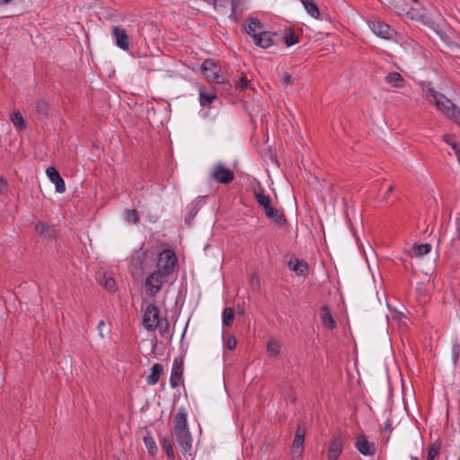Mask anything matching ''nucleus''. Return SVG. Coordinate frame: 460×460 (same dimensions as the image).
Listing matches in <instances>:
<instances>
[{
  "instance_id": "obj_1",
  "label": "nucleus",
  "mask_w": 460,
  "mask_h": 460,
  "mask_svg": "<svg viewBox=\"0 0 460 460\" xmlns=\"http://www.w3.org/2000/svg\"><path fill=\"white\" fill-rule=\"evenodd\" d=\"M171 434L175 438L182 453H190L192 447V438L188 427L187 413L183 409H180L175 414Z\"/></svg>"
},
{
  "instance_id": "obj_2",
  "label": "nucleus",
  "mask_w": 460,
  "mask_h": 460,
  "mask_svg": "<svg viewBox=\"0 0 460 460\" xmlns=\"http://www.w3.org/2000/svg\"><path fill=\"white\" fill-rule=\"evenodd\" d=\"M177 261V257L172 251L164 250L158 255L155 270L160 271L162 275L169 277L172 273Z\"/></svg>"
},
{
  "instance_id": "obj_3",
  "label": "nucleus",
  "mask_w": 460,
  "mask_h": 460,
  "mask_svg": "<svg viewBox=\"0 0 460 460\" xmlns=\"http://www.w3.org/2000/svg\"><path fill=\"white\" fill-rule=\"evenodd\" d=\"M201 69L208 81L218 84H226V78L219 74L220 67L214 59H206L201 66Z\"/></svg>"
},
{
  "instance_id": "obj_4",
  "label": "nucleus",
  "mask_w": 460,
  "mask_h": 460,
  "mask_svg": "<svg viewBox=\"0 0 460 460\" xmlns=\"http://www.w3.org/2000/svg\"><path fill=\"white\" fill-rule=\"evenodd\" d=\"M428 97L432 98L430 102H434L435 105L442 112H444L447 116H451V112L456 107L451 100L446 97L444 94L433 90L429 89L427 93Z\"/></svg>"
},
{
  "instance_id": "obj_5",
  "label": "nucleus",
  "mask_w": 460,
  "mask_h": 460,
  "mask_svg": "<svg viewBox=\"0 0 460 460\" xmlns=\"http://www.w3.org/2000/svg\"><path fill=\"white\" fill-rule=\"evenodd\" d=\"M160 312L155 304H148L143 314V324L148 331H155L160 323Z\"/></svg>"
},
{
  "instance_id": "obj_6",
  "label": "nucleus",
  "mask_w": 460,
  "mask_h": 460,
  "mask_svg": "<svg viewBox=\"0 0 460 460\" xmlns=\"http://www.w3.org/2000/svg\"><path fill=\"white\" fill-rule=\"evenodd\" d=\"M167 276L162 275L160 271L155 270L146 279V290L149 296H155L160 291L163 285L167 281Z\"/></svg>"
},
{
  "instance_id": "obj_7",
  "label": "nucleus",
  "mask_w": 460,
  "mask_h": 460,
  "mask_svg": "<svg viewBox=\"0 0 460 460\" xmlns=\"http://www.w3.org/2000/svg\"><path fill=\"white\" fill-rule=\"evenodd\" d=\"M405 7L402 11L411 20H420L425 22L426 13L418 0H404Z\"/></svg>"
},
{
  "instance_id": "obj_8",
  "label": "nucleus",
  "mask_w": 460,
  "mask_h": 460,
  "mask_svg": "<svg viewBox=\"0 0 460 460\" xmlns=\"http://www.w3.org/2000/svg\"><path fill=\"white\" fill-rule=\"evenodd\" d=\"M211 177L218 183L229 184L234 180V173L222 163H217L211 172Z\"/></svg>"
},
{
  "instance_id": "obj_9",
  "label": "nucleus",
  "mask_w": 460,
  "mask_h": 460,
  "mask_svg": "<svg viewBox=\"0 0 460 460\" xmlns=\"http://www.w3.org/2000/svg\"><path fill=\"white\" fill-rule=\"evenodd\" d=\"M183 383V359L176 358L172 363V373L170 376V385L172 388H177Z\"/></svg>"
},
{
  "instance_id": "obj_10",
  "label": "nucleus",
  "mask_w": 460,
  "mask_h": 460,
  "mask_svg": "<svg viewBox=\"0 0 460 460\" xmlns=\"http://www.w3.org/2000/svg\"><path fill=\"white\" fill-rule=\"evenodd\" d=\"M355 447L359 453L367 456H374L376 451V444L368 441L365 435H358L356 438Z\"/></svg>"
},
{
  "instance_id": "obj_11",
  "label": "nucleus",
  "mask_w": 460,
  "mask_h": 460,
  "mask_svg": "<svg viewBox=\"0 0 460 460\" xmlns=\"http://www.w3.org/2000/svg\"><path fill=\"white\" fill-rule=\"evenodd\" d=\"M343 440L341 436H335L330 441L327 458L328 460H337L342 452Z\"/></svg>"
},
{
  "instance_id": "obj_12",
  "label": "nucleus",
  "mask_w": 460,
  "mask_h": 460,
  "mask_svg": "<svg viewBox=\"0 0 460 460\" xmlns=\"http://www.w3.org/2000/svg\"><path fill=\"white\" fill-rule=\"evenodd\" d=\"M112 32L116 40V45L123 50H128L129 38L125 29L119 26H114L112 28Z\"/></svg>"
},
{
  "instance_id": "obj_13",
  "label": "nucleus",
  "mask_w": 460,
  "mask_h": 460,
  "mask_svg": "<svg viewBox=\"0 0 460 460\" xmlns=\"http://www.w3.org/2000/svg\"><path fill=\"white\" fill-rule=\"evenodd\" d=\"M46 173L52 183L55 184L56 191L64 193L66 191V184L58 170L54 167H49Z\"/></svg>"
},
{
  "instance_id": "obj_14",
  "label": "nucleus",
  "mask_w": 460,
  "mask_h": 460,
  "mask_svg": "<svg viewBox=\"0 0 460 460\" xmlns=\"http://www.w3.org/2000/svg\"><path fill=\"white\" fill-rule=\"evenodd\" d=\"M288 268L295 271L298 276H305L308 273L309 267L305 261L292 257L288 261Z\"/></svg>"
},
{
  "instance_id": "obj_15",
  "label": "nucleus",
  "mask_w": 460,
  "mask_h": 460,
  "mask_svg": "<svg viewBox=\"0 0 460 460\" xmlns=\"http://www.w3.org/2000/svg\"><path fill=\"white\" fill-rule=\"evenodd\" d=\"M371 29L375 34L384 39H391L394 30L386 23L382 22H375L371 25Z\"/></svg>"
},
{
  "instance_id": "obj_16",
  "label": "nucleus",
  "mask_w": 460,
  "mask_h": 460,
  "mask_svg": "<svg viewBox=\"0 0 460 460\" xmlns=\"http://www.w3.org/2000/svg\"><path fill=\"white\" fill-rule=\"evenodd\" d=\"M35 232L45 239H52L56 236L55 229L42 221L36 224Z\"/></svg>"
},
{
  "instance_id": "obj_17",
  "label": "nucleus",
  "mask_w": 460,
  "mask_h": 460,
  "mask_svg": "<svg viewBox=\"0 0 460 460\" xmlns=\"http://www.w3.org/2000/svg\"><path fill=\"white\" fill-rule=\"evenodd\" d=\"M263 31L264 25L256 19H250L249 23L245 26V31L252 37L253 40Z\"/></svg>"
},
{
  "instance_id": "obj_18",
  "label": "nucleus",
  "mask_w": 460,
  "mask_h": 460,
  "mask_svg": "<svg viewBox=\"0 0 460 460\" xmlns=\"http://www.w3.org/2000/svg\"><path fill=\"white\" fill-rule=\"evenodd\" d=\"M163 373L164 367L159 363L154 364L151 367L150 374L146 376L147 385H155V384H157Z\"/></svg>"
},
{
  "instance_id": "obj_19",
  "label": "nucleus",
  "mask_w": 460,
  "mask_h": 460,
  "mask_svg": "<svg viewBox=\"0 0 460 460\" xmlns=\"http://www.w3.org/2000/svg\"><path fill=\"white\" fill-rule=\"evenodd\" d=\"M320 316L323 322V324L331 329L333 330L336 327V323L331 314L330 308L327 305H323L321 307V313Z\"/></svg>"
},
{
  "instance_id": "obj_20",
  "label": "nucleus",
  "mask_w": 460,
  "mask_h": 460,
  "mask_svg": "<svg viewBox=\"0 0 460 460\" xmlns=\"http://www.w3.org/2000/svg\"><path fill=\"white\" fill-rule=\"evenodd\" d=\"M304 442L305 439L299 438V436H295L293 443H292V460H301L302 454L304 451Z\"/></svg>"
},
{
  "instance_id": "obj_21",
  "label": "nucleus",
  "mask_w": 460,
  "mask_h": 460,
  "mask_svg": "<svg viewBox=\"0 0 460 460\" xmlns=\"http://www.w3.org/2000/svg\"><path fill=\"white\" fill-rule=\"evenodd\" d=\"M254 196L256 199L257 203L260 207H261L264 209V212L266 213L268 209H270L272 208L271 206V199L269 195L264 194V191L262 190L259 191L254 192Z\"/></svg>"
},
{
  "instance_id": "obj_22",
  "label": "nucleus",
  "mask_w": 460,
  "mask_h": 460,
  "mask_svg": "<svg viewBox=\"0 0 460 460\" xmlns=\"http://www.w3.org/2000/svg\"><path fill=\"white\" fill-rule=\"evenodd\" d=\"M253 41L256 46H259L263 49H267L273 45L271 34L269 31H263V32H261Z\"/></svg>"
},
{
  "instance_id": "obj_23",
  "label": "nucleus",
  "mask_w": 460,
  "mask_h": 460,
  "mask_svg": "<svg viewBox=\"0 0 460 460\" xmlns=\"http://www.w3.org/2000/svg\"><path fill=\"white\" fill-rule=\"evenodd\" d=\"M385 82L393 87L402 88L405 84V80L397 72H391L385 76Z\"/></svg>"
},
{
  "instance_id": "obj_24",
  "label": "nucleus",
  "mask_w": 460,
  "mask_h": 460,
  "mask_svg": "<svg viewBox=\"0 0 460 460\" xmlns=\"http://www.w3.org/2000/svg\"><path fill=\"white\" fill-rule=\"evenodd\" d=\"M265 214L270 219L273 220L278 225L282 226L287 222L284 213L273 207L270 209H268Z\"/></svg>"
},
{
  "instance_id": "obj_25",
  "label": "nucleus",
  "mask_w": 460,
  "mask_h": 460,
  "mask_svg": "<svg viewBox=\"0 0 460 460\" xmlns=\"http://www.w3.org/2000/svg\"><path fill=\"white\" fill-rule=\"evenodd\" d=\"M49 111V105L44 100H38L35 102V112L38 119H41L46 118L48 116Z\"/></svg>"
},
{
  "instance_id": "obj_26",
  "label": "nucleus",
  "mask_w": 460,
  "mask_h": 460,
  "mask_svg": "<svg viewBox=\"0 0 460 460\" xmlns=\"http://www.w3.org/2000/svg\"><path fill=\"white\" fill-rule=\"evenodd\" d=\"M146 256V251L142 248L136 251L132 256V263L135 265V268L137 270H143L144 268V260Z\"/></svg>"
},
{
  "instance_id": "obj_27",
  "label": "nucleus",
  "mask_w": 460,
  "mask_h": 460,
  "mask_svg": "<svg viewBox=\"0 0 460 460\" xmlns=\"http://www.w3.org/2000/svg\"><path fill=\"white\" fill-rule=\"evenodd\" d=\"M161 446H162V448L165 451L167 456L172 459H174L175 454H174L173 447H172V446H173L172 438L170 437L163 438V439L161 440Z\"/></svg>"
},
{
  "instance_id": "obj_28",
  "label": "nucleus",
  "mask_w": 460,
  "mask_h": 460,
  "mask_svg": "<svg viewBox=\"0 0 460 460\" xmlns=\"http://www.w3.org/2000/svg\"><path fill=\"white\" fill-rule=\"evenodd\" d=\"M306 12L314 18H318L320 15L319 9L314 0H301Z\"/></svg>"
},
{
  "instance_id": "obj_29",
  "label": "nucleus",
  "mask_w": 460,
  "mask_h": 460,
  "mask_svg": "<svg viewBox=\"0 0 460 460\" xmlns=\"http://www.w3.org/2000/svg\"><path fill=\"white\" fill-rule=\"evenodd\" d=\"M11 121L18 129H24L26 128V121L24 120L22 113L17 111L11 114Z\"/></svg>"
},
{
  "instance_id": "obj_30",
  "label": "nucleus",
  "mask_w": 460,
  "mask_h": 460,
  "mask_svg": "<svg viewBox=\"0 0 460 460\" xmlns=\"http://www.w3.org/2000/svg\"><path fill=\"white\" fill-rule=\"evenodd\" d=\"M412 250H413L414 254L417 257H422L430 252L431 246L429 243H421V244L414 243L412 245Z\"/></svg>"
},
{
  "instance_id": "obj_31",
  "label": "nucleus",
  "mask_w": 460,
  "mask_h": 460,
  "mask_svg": "<svg viewBox=\"0 0 460 460\" xmlns=\"http://www.w3.org/2000/svg\"><path fill=\"white\" fill-rule=\"evenodd\" d=\"M99 282L102 286H103L108 291H111V292H114L117 288L116 287V281L113 278L111 277H107L105 275H103V277H102L100 279H99Z\"/></svg>"
},
{
  "instance_id": "obj_32",
  "label": "nucleus",
  "mask_w": 460,
  "mask_h": 460,
  "mask_svg": "<svg viewBox=\"0 0 460 460\" xmlns=\"http://www.w3.org/2000/svg\"><path fill=\"white\" fill-rule=\"evenodd\" d=\"M234 318V309L231 307H226L224 309L222 314V321L223 324L226 326H230L233 323Z\"/></svg>"
},
{
  "instance_id": "obj_33",
  "label": "nucleus",
  "mask_w": 460,
  "mask_h": 460,
  "mask_svg": "<svg viewBox=\"0 0 460 460\" xmlns=\"http://www.w3.org/2000/svg\"><path fill=\"white\" fill-rule=\"evenodd\" d=\"M244 0H231V16H236L242 13Z\"/></svg>"
},
{
  "instance_id": "obj_34",
  "label": "nucleus",
  "mask_w": 460,
  "mask_h": 460,
  "mask_svg": "<svg viewBox=\"0 0 460 460\" xmlns=\"http://www.w3.org/2000/svg\"><path fill=\"white\" fill-rule=\"evenodd\" d=\"M144 443L148 449L149 454L151 456H155L157 451V447L154 438L149 436L144 437Z\"/></svg>"
},
{
  "instance_id": "obj_35",
  "label": "nucleus",
  "mask_w": 460,
  "mask_h": 460,
  "mask_svg": "<svg viewBox=\"0 0 460 460\" xmlns=\"http://www.w3.org/2000/svg\"><path fill=\"white\" fill-rule=\"evenodd\" d=\"M125 220L128 223H139V217L136 209H127L124 214Z\"/></svg>"
},
{
  "instance_id": "obj_36",
  "label": "nucleus",
  "mask_w": 460,
  "mask_h": 460,
  "mask_svg": "<svg viewBox=\"0 0 460 460\" xmlns=\"http://www.w3.org/2000/svg\"><path fill=\"white\" fill-rule=\"evenodd\" d=\"M267 349L270 355L276 356L280 351V345L275 340H270L267 344Z\"/></svg>"
},
{
  "instance_id": "obj_37",
  "label": "nucleus",
  "mask_w": 460,
  "mask_h": 460,
  "mask_svg": "<svg viewBox=\"0 0 460 460\" xmlns=\"http://www.w3.org/2000/svg\"><path fill=\"white\" fill-rule=\"evenodd\" d=\"M216 98L217 96L214 94H206L202 92L199 94V102L202 106L210 104Z\"/></svg>"
},
{
  "instance_id": "obj_38",
  "label": "nucleus",
  "mask_w": 460,
  "mask_h": 460,
  "mask_svg": "<svg viewBox=\"0 0 460 460\" xmlns=\"http://www.w3.org/2000/svg\"><path fill=\"white\" fill-rule=\"evenodd\" d=\"M284 42L287 44V46H292L298 42V38L294 34V32L289 31L288 34H286L283 37Z\"/></svg>"
},
{
  "instance_id": "obj_39",
  "label": "nucleus",
  "mask_w": 460,
  "mask_h": 460,
  "mask_svg": "<svg viewBox=\"0 0 460 460\" xmlns=\"http://www.w3.org/2000/svg\"><path fill=\"white\" fill-rule=\"evenodd\" d=\"M438 453H439V447L432 444L429 447L427 460H433L438 455Z\"/></svg>"
},
{
  "instance_id": "obj_40",
  "label": "nucleus",
  "mask_w": 460,
  "mask_h": 460,
  "mask_svg": "<svg viewBox=\"0 0 460 460\" xmlns=\"http://www.w3.org/2000/svg\"><path fill=\"white\" fill-rule=\"evenodd\" d=\"M460 349L458 344H454L451 349L452 360L454 365H456L459 358Z\"/></svg>"
},
{
  "instance_id": "obj_41",
  "label": "nucleus",
  "mask_w": 460,
  "mask_h": 460,
  "mask_svg": "<svg viewBox=\"0 0 460 460\" xmlns=\"http://www.w3.org/2000/svg\"><path fill=\"white\" fill-rule=\"evenodd\" d=\"M305 432H306V429H305V422L304 421L299 422V424L297 425L295 436H299V438L305 439Z\"/></svg>"
},
{
  "instance_id": "obj_42",
  "label": "nucleus",
  "mask_w": 460,
  "mask_h": 460,
  "mask_svg": "<svg viewBox=\"0 0 460 460\" xmlns=\"http://www.w3.org/2000/svg\"><path fill=\"white\" fill-rule=\"evenodd\" d=\"M157 328H159L161 334L166 333L169 330V323L167 319H160L159 326Z\"/></svg>"
},
{
  "instance_id": "obj_43",
  "label": "nucleus",
  "mask_w": 460,
  "mask_h": 460,
  "mask_svg": "<svg viewBox=\"0 0 460 460\" xmlns=\"http://www.w3.org/2000/svg\"><path fill=\"white\" fill-rule=\"evenodd\" d=\"M236 339L234 335L229 336L226 341V346L230 349L233 350L236 347Z\"/></svg>"
},
{
  "instance_id": "obj_44",
  "label": "nucleus",
  "mask_w": 460,
  "mask_h": 460,
  "mask_svg": "<svg viewBox=\"0 0 460 460\" xmlns=\"http://www.w3.org/2000/svg\"><path fill=\"white\" fill-rule=\"evenodd\" d=\"M450 115L451 116L448 117L454 119L457 123V125L460 126V109L456 107Z\"/></svg>"
},
{
  "instance_id": "obj_45",
  "label": "nucleus",
  "mask_w": 460,
  "mask_h": 460,
  "mask_svg": "<svg viewBox=\"0 0 460 460\" xmlns=\"http://www.w3.org/2000/svg\"><path fill=\"white\" fill-rule=\"evenodd\" d=\"M235 85L241 90H245L248 87V80L245 77H242L236 82Z\"/></svg>"
},
{
  "instance_id": "obj_46",
  "label": "nucleus",
  "mask_w": 460,
  "mask_h": 460,
  "mask_svg": "<svg viewBox=\"0 0 460 460\" xmlns=\"http://www.w3.org/2000/svg\"><path fill=\"white\" fill-rule=\"evenodd\" d=\"M8 185L5 179L0 177V193L5 194L7 192Z\"/></svg>"
},
{
  "instance_id": "obj_47",
  "label": "nucleus",
  "mask_w": 460,
  "mask_h": 460,
  "mask_svg": "<svg viewBox=\"0 0 460 460\" xmlns=\"http://www.w3.org/2000/svg\"><path fill=\"white\" fill-rule=\"evenodd\" d=\"M443 140L448 144L450 146H452V144L453 143H456L455 139H454V137L449 135V134H445L443 137H442Z\"/></svg>"
},
{
  "instance_id": "obj_48",
  "label": "nucleus",
  "mask_w": 460,
  "mask_h": 460,
  "mask_svg": "<svg viewBox=\"0 0 460 460\" xmlns=\"http://www.w3.org/2000/svg\"><path fill=\"white\" fill-rule=\"evenodd\" d=\"M283 82L285 85L293 84V78L291 75L285 73Z\"/></svg>"
},
{
  "instance_id": "obj_49",
  "label": "nucleus",
  "mask_w": 460,
  "mask_h": 460,
  "mask_svg": "<svg viewBox=\"0 0 460 460\" xmlns=\"http://www.w3.org/2000/svg\"><path fill=\"white\" fill-rule=\"evenodd\" d=\"M451 147H452L455 155H456L457 150H460V145H458L456 142L453 143Z\"/></svg>"
},
{
  "instance_id": "obj_50",
  "label": "nucleus",
  "mask_w": 460,
  "mask_h": 460,
  "mask_svg": "<svg viewBox=\"0 0 460 460\" xmlns=\"http://www.w3.org/2000/svg\"><path fill=\"white\" fill-rule=\"evenodd\" d=\"M104 326H105V323L103 321H101L98 324V329L100 331L101 336H103L102 333V330L103 329Z\"/></svg>"
},
{
  "instance_id": "obj_51",
  "label": "nucleus",
  "mask_w": 460,
  "mask_h": 460,
  "mask_svg": "<svg viewBox=\"0 0 460 460\" xmlns=\"http://www.w3.org/2000/svg\"><path fill=\"white\" fill-rule=\"evenodd\" d=\"M391 426H392V420H386V422H385V428H384V429H385V430H389V429H390V428H391Z\"/></svg>"
},
{
  "instance_id": "obj_52",
  "label": "nucleus",
  "mask_w": 460,
  "mask_h": 460,
  "mask_svg": "<svg viewBox=\"0 0 460 460\" xmlns=\"http://www.w3.org/2000/svg\"><path fill=\"white\" fill-rule=\"evenodd\" d=\"M13 0H0V5L1 4H9L10 2H12Z\"/></svg>"
},
{
  "instance_id": "obj_53",
  "label": "nucleus",
  "mask_w": 460,
  "mask_h": 460,
  "mask_svg": "<svg viewBox=\"0 0 460 460\" xmlns=\"http://www.w3.org/2000/svg\"><path fill=\"white\" fill-rule=\"evenodd\" d=\"M456 155L458 163L460 164V150L456 151Z\"/></svg>"
},
{
  "instance_id": "obj_54",
  "label": "nucleus",
  "mask_w": 460,
  "mask_h": 460,
  "mask_svg": "<svg viewBox=\"0 0 460 460\" xmlns=\"http://www.w3.org/2000/svg\"><path fill=\"white\" fill-rule=\"evenodd\" d=\"M393 191H394V186H392V185H391V186L388 188V190H387V194H389V193H391V192H393Z\"/></svg>"
},
{
  "instance_id": "obj_55",
  "label": "nucleus",
  "mask_w": 460,
  "mask_h": 460,
  "mask_svg": "<svg viewBox=\"0 0 460 460\" xmlns=\"http://www.w3.org/2000/svg\"><path fill=\"white\" fill-rule=\"evenodd\" d=\"M112 460H120V459L119 457H117V456H113Z\"/></svg>"
}]
</instances>
